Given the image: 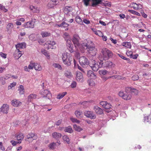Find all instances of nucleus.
I'll return each instance as SVG.
<instances>
[{"label": "nucleus", "instance_id": "nucleus-1", "mask_svg": "<svg viewBox=\"0 0 151 151\" xmlns=\"http://www.w3.org/2000/svg\"><path fill=\"white\" fill-rule=\"evenodd\" d=\"M80 39L77 34L73 35L72 40L75 47L78 50V48L82 52H84L85 50L87 49L88 52L91 55L95 56L96 53L97 49L93 46V43L91 41L87 42V40H85L80 43Z\"/></svg>", "mask_w": 151, "mask_h": 151}, {"label": "nucleus", "instance_id": "nucleus-2", "mask_svg": "<svg viewBox=\"0 0 151 151\" xmlns=\"http://www.w3.org/2000/svg\"><path fill=\"white\" fill-rule=\"evenodd\" d=\"M62 59L63 63L67 66H70L71 63L72 58L71 55L66 52H64L62 54Z\"/></svg>", "mask_w": 151, "mask_h": 151}, {"label": "nucleus", "instance_id": "nucleus-3", "mask_svg": "<svg viewBox=\"0 0 151 151\" xmlns=\"http://www.w3.org/2000/svg\"><path fill=\"white\" fill-rule=\"evenodd\" d=\"M99 63V65L98 63H96L94 60H92L90 63L89 66L94 71H96L99 68L102 67L103 62L101 60Z\"/></svg>", "mask_w": 151, "mask_h": 151}, {"label": "nucleus", "instance_id": "nucleus-4", "mask_svg": "<svg viewBox=\"0 0 151 151\" xmlns=\"http://www.w3.org/2000/svg\"><path fill=\"white\" fill-rule=\"evenodd\" d=\"M102 54L101 55L103 59L106 60L109 59L112 56V53L111 51L106 48L103 49L101 50Z\"/></svg>", "mask_w": 151, "mask_h": 151}, {"label": "nucleus", "instance_id": "nucleus-5", "mask_svg": "<svg viewBox=\"0 0 151 151\" xmlns=\"http://www.w3.org/2000/svg\"><path fill=\"white\" fill-rule=\"evenodd\" d=\"M84 5L87 6L90 5V2H92L91 6L96 7L99 4H101L102 0H83Z\"/></svg>", "mask_w": 151, "mask_h": 151}, {"label": "nucleus", "instance_id": "nucleus-6", "mask_svg": "<svg viewBox=\"0 0 151 151\" xmlns=\"http://www.w3.org/2000/svg\"><path fill=\"white\" fill-rule=\"evenodd\" d=\"M119 95L125 100L130 99L132 96L129 91H126V88L124 92L120 91L119 93Z\"/></svg>", "mask_w": 151, "mask_h": 151}, {"label": "nucleus", "instance_id": "nucleus-7", "mask_svg": "<svg viewBox=\"0 0 151 151\" xmlns=\"http://www.w3.org/2000/svg\"><path fill=\"white\" fill-rule=\"evenodd\" d=\"M79 62L83 68H85L86 65L90 64L88 59L84 56H82L79 59Z\"/></svg>", "mask_w": 151, "mask_h": 151}, {"label": "nucleus", "instance_id": "nucleus-8", "mask_svg": "<svg viewBox=\"0 0 151 151\" xmlns=\"http://www.w3.org/2000/svg\"><path fill=\"white\" fill-rule=\"evenodd\" d=\"M40 94L43 97H47L50 99L51 97V94L50 92L47 90H42L40 91Z\"/></svg>", "mask_w": 151, "mask_h": 151}, {"label": "nucleus", "instance_id": "nucleus-9", "mask_svg": "<svg viewBox=\"0 0 151 151\" xmlns=\"http://www.w3.org/2000/svg\"><path fill=\"white\" fill-rule=\"evenodd\" d=\"M115 65L113 63L109 61L103 62L102 67L109 68H113L114 67Z\"/></svg>", "mask_w": 151, "mask_h": 151}, {"label": "nucleus", "instance_id": "nucleus-10", "mask_svg": "<svg viewBox=\"0 0 151 151\" xmlns=\"http://www.w3.org/2000/svg\"><path fill=\"white\" fill-rule=\"evenodd\" d=\"M84 115L92 119H95L96 117V115L92 111H86L84 112Z\"/></svg>", "mask_w": 151, "mask_h": 151}, {"label": "nucleus", "instance_id": "nucleus-11", "mask_svg": "<svg viewBox=\"0 0 151 151\" xmlns=\"http://www.w3.org/2000/svg\"><path fill=\"white\" fill-rule=\"evenodd\" d=\"M66 46L68 49L69 51L72 53L74 51L73 45L71 41L69 40H66Z\"/></svg>", "mask_w": 151, "mask_h": 151}, {"label": "nucleus", "instance_id": "nucleus-12", "mask_svg": "<svg viewBox=\"0 0 151 151\" xmlns=\"http://www.w3.org/2000/svg\"><path fill=\"white\" fill-rule=\"evenodd\" d=\"M73 8L71 6H66L65 7L64 10L65 14H66L65 16V19H66L67 17H68V16H70V14Z\"/></svg>", "mask_w": 151, "mask_h": 151}, {"label": "nucleus", "instance_id": "nucleus-13", "mask_svg": "<svg viewBox=\"0 0 151 151\" xmlns=\"http://www.w3.org/2000/svg\"><path fill=\"white\" fill-rule=\"evenodd\" d=\"M9 106L6 104H3L0 108V111L4 114H7L9 110Z\"/></svg>", "mask_w": 151, "mask_h": 151}, {"label": "nucleus", "instance_id": "nucleus-14", "mask_svg": "<svg viewBox=\"0 0 151 151\" xmlns=\"http://www.w3.org/2000/svg\"><path fill=\"white\" fill-rule=\"evenodd\" d=\"M60 144V141L58 140L56 142H53L50 143L49 145V147L50 149L54 150L56 147L59 146Z\"/></svg>", "mask_w": 151, "mask_h": 151}, {"label": "nucleus", "instance_id": "nucleus-15", "mask_svg": "<svg viewBox=\"0 0 151 151\" xmlns=\"http://www.w3.org/2000/svg\"><path fill=\"white\" fill-rule=\"evenodd\" d=\"M26 44L24 42L19 43L17 44L16 45V51H17L18 52H21V51L19 50V49L25 48L26 47Z\"/></svg>", "mask_w": 151, "mask_h": 151}, {"label": "nucleus", "instance_id": "nucleus-16", "mask_svg": "<svg viewBox=\"0 0 151 151\" xmlns=\"http://www.w3.org/2000/svg\"><path fill=\"white\" fill-rule=\"evenodd\" d=\"M126 91H129L130 94L131 93L133 95H137L138 93V90L133 88L129 87H126Z\"/></svg>", "mask_w": 151, "mask_h": 151}, {"label": "nucleus", "instance_id": "nucleus-17", "mask_svg": "<svg viewBox=\"0 0 151 151\" xmlns=\"http://www.w3.org/2000/svg\"><path fill=\"white\" fill-rule=\"evenodd\" d=\"M93 109L96 113L98 114H101L103 113V110L97 106H94Z\"/></svg>", "mask_w": 151, "mask_h": 151}, {"label": "nucleus", "instance_id": "nucleus-18", "mask_svg": "<svg viewBox=\"0 0 151 151\" xmlns=\"http://www.w3.org/2000/svg\"><path fill=\"white\" fill-rule=\"evenodd\" d=\"M23 25L24 27L26 28H33L34 27V23L32 21L28 22Z\"/></svg>", "mask_w": 151, "mask_h": 151}, {"label": "nucleus", "instance_id": "nucleus-19", "mask_svg": "<svg viewBox=\"0 0 151 151\" xmlns=\"http://www.w3.org/2000/svg\"><path fill=\"white\" fill-rule=\"evenodd\" d=\"M12 104L14 107H17L22 104V102L18 100L14 99L11 101Z\"/></svg>", "mask_w": 151, "mask_h": 151}, {"label": "nucleus", "instance_id": "nucleus-20", "mask_svg": "<svg viewBox=\"0 0 151 151\" xmlns=\"http://www.w3.org/2000/svg\"><path fill=\"white\" fill-rule=\"evenodd\" d=\"M83 78V76L82 73L79 71H77L76 77V79L77 81L82 82Z\"/></svg>", "mask_w": 151, "mask_h": 151}, {"label": "nucleus", "instance_id": "nucleus-21", "mask_svg": "<svg viewBox=\"0 0 151 151\" xmlns=\"http://www.w3.org/2000/svg\"><path fill=\"white\" fill-rule=\"evenodd\" d=\"M113 71L114 70H112L111 71V72H109L106 70H99V73L101 75H106L107 74H109L110 73V74L114 73L113 72Z\"/></svg>", "mask_w": 151, "mask_h": 151}, {"label": "nucleus", "instance_id": "nucleus-22", "mask_svg": "<svg viewBox=\"0 0 151 151\" xmlns=\"http://www.w3.org/2000/svg\"><path fill=\"white\" fill-rule=\"evenodd\" d=\"M143 122L145 123L151 122V112L148 116H145L144 117Z\"/></svg>", "mask_w": 151, "mask_h": 151}, {"label": "nucleus", "instance_id": "nucleus-23", "mask_svg": "<svg viewBox=\"0 0 151 151\" xmlns=\"http://www.w3.org/2000/svg\"><path fill=\"white\" fill-rule=\"evenodd\" d=\"M52 136L53 138L56 139H58L61 137L62 135L60 133L54 132L52 134Z\"/></svg>", "mask_w": 151, "mask_h": 151}, {"label": "nucleus", "instance_id": "nucleus-24", "mask_svg": "<svg viewBox=\"0 0 151 151\" xmlns=\"http://www.w3.org/2000/svg\"><path fill=\"white\" fill-rule=\"evenodd\" d=\"M34 68L37 71H40L42 69V68L40 65L37 63H34Z\"/></svg>", "mask_w": 151, "mask_h": 151}, {"label": "nucleus", "instance_id": "nucleus-25", "mask_svg": "<svg viewBox=\"0 0 151 151\" xmlns=\"http://www.w3.org/2000/svg\"><path fill=\"white\" fill-rule=\"evenodd\" d=\"M47 44L49 45V46L51 49H54L55 47L54 46L55 45V42L54 41H49L47 42Z\"/></svg>", "mask_w": 151, "mask_h": 151}, {"label": "nucleus", "instance_id": "nucleus-26", "mask_svg": "<svg viewBox=\"0 0 151 151\" xmlns=\"http://www.w3.org/2000/svg\"><path fill=\"white\" fill-rule=\"evenodd\" d=\"M67 93L66 92L59 93L57 95L56 98L57 99H60L62 98Z\"/></svg>", "mask_w": 151, "mask_h": 151}, {"label": "nucleus", "instance_id": "nucleus-27", "mask_svg": "<svg viewBox=\"0 0 151 151\" xmlns=\"http://www.w3.org/2000/svg\"><path fill=\"white\" fill-rule=\"evenodd\" d=\"M64 131L66 132L71 133L73 132V130L70 126L65 127L64 129Z\"/></svg>", "mask_w": 151, "mask_h": 151}, {"label": "nucleus", "instance_id": "nucleus-28", "mask_svg": "<svg viewBox=\"0 0 151 151\" xmlns=\"http://www.w3.org/2000/svg\"><path fill=\"white\" fill-rule=\"evenodd\" d=\"M14 25L12 23H9L7 25L6 29L7 31L11 32L13 28V27Z\"/></svg>", "mask_w": 151, "mask_h": 151}, {"label": "nucleus", "instance_id": "nucleus-29", "mask_svg": "<svg viewBox=\"0 0 151 151\" xmlns=\"http://www.w3.org/2000/svg\"><path fill=\"white\" fill-rule=\"evenodd\" d=\"M122 45L123 46L127 48H130L131 47V43L129 42H123L122 43Z\"/></svg>", "mask_w": 151, "mask_h": 151}, {"label": "nucleus", "instance_id": "nucleus-30", "mask_svg": "<svg viewBox=\"0 0 151 151\" xmlns=\"http://www.w3.org/2000/svg\"><path fill=\"white\" fill-rule=\"evenodd\" d=\"M87 75L89 77H96V75L91 70H90L88 71Z\"/></svg>", "mask_w": 151, "mask_h": 151}, {"label": "nucleus", "instance_id": "nucleus-31", "mask_svg": "<svg viewBox=\"0 0 151 151\" xmlns=\"http://www.w3.org/2000/svg\"><path fill=\"white\" fill-rule=\"evenodd\" d=\"M73 128L75 130L79 132L83 130V129L80 127L76 124H74Z\"/></svg>", "mask_w": 151, "mask_h": 151}, {"label": "nucleus", "instance_id": "nucleus-32", "mask_svg": "<svg viewBox=\"0 0 151 151\" xmlns=\"http://www.w3.org/2000/svg\"><path fill=\"white\" fill-rule=\"evenodd\" d=\"M16 137L17 139L19 141H21L24 137V136L22 134H19L18 135H17Z\"/></svg>", "mask_w": 151, "mask_h": 151}, {"label": "nucleus", "instance_id": "nucleus-33", "mask_svg": "<svg viewBox=\"0 0 151 151\" xmlns=\"http://www.w3.org/2000/svg\"><path fill=\"white\" fill-rule=\"evenodd\" d=\"M63 139L65 143L69 144L70 143L69 139L67 135H64L63 137Z\"/></svg>", "mask_w": 151, "mask_h": 151}, {"label": "nucleus", "instance_id": "nucleus-34", "mask_svg": "<svg viewBox=\"0 0 151 151\" xmlns=\"http://www.w3.org/2000/svg\"><path fill=\"white\" fill-rule=\"evenodd\" d=\"M76 21L77 23L80 24H83V22L80 17L78 15L76 17Z\"/></svg>", "mask_w": 151, "mask_h": 151}, {"label": "nucleus", "instance_id": "nucleus-35", "mask_svg": "<svg viewBox=\"0 0 151 151\" xmlns=\"http://www.w3.org/2000/svg\"><path fill=\"white\" fill-rule=\"evenodd\" d=\"M41 35L43 37H44L50 36V34L47 32H41Z\"/></svg>", "mask_w": 151, "mask_h": 151}, {"label": "nucleus", "instance_id": "nucleus-36", "mask_svg": "<svg viewBox=\"0 0 151 151\" xmlns=\"http://www.w3.org/2000/svg\"><path fill=\"white\" fill-rule=\"evenodd\" d=\"M58 26L62 27H67L68 26V24L63 22L61 24H58Z\"/></svg>", "mask_w": 151, "mask_h": 151}, {"label": "nucleus", "instance_id": "nucleus-37", "mask_svg": "<svg viewBox=\"0 0 151 151\" xmlns=\"http://www.w3.org/2000/svg\"><path fill=\"white\" fill-rule=\"evenodd\" d=\"M41 52L47 58H50V55L47 50L43 49L42 50Z\"/></svg>", "mask_w": 151, "mask_h": 151}, {"label": "nucleus", "instance_id": "nucleus-38", "mask_svg": "<svg viewBox=\"0 0 151 151\" xmlns=\"http://www.w3.org/2000/svg\"><path fill=\"white\" fill-rule=\"evenodd\" d=\"M36 95L35 94H32L29 95L28 97V99L29 101H30L31 99H35L36 98Z\"/></svg>", "mask_w": 151, "mask_h": 151}, {"label": "nucleus", "instance_id": "nucleus-39", "mask_svg": "<svg viewBox=\"0 0 151 151\" xmlns=\"http://www.w3.org/2000/svg\"><path fill=\"white\" fill-rule=\"evenodd\" d=\"M18 90L19 91V93L20 94H22L24 93V88L22 85H20L19 88Z\"/></svg>", "mask_w": 151, "mask_h": 151}, {"label": "nucleus", "instance_id": "nucleus-40", "mask_svg": "<svg viewBox=\"0 0 151 151\" xmlns=\"http://www.w3.org/2000/svg\"><path fill=\"white\" fill-rule=\"evenodd\" d=\"M0 9L4 12H6L8 11V10L6 9L5 6L1 4H0Z\"/></svg>", "mask_w": 151, "mask_h": 151}, {"label": "nucleus", "instance_id": "nucleus-41", "mask_svg": "<svg viewBox=\"0 0 151 151\" xmlns=\"http://www.w3.org/2000/svg\"><path fill=\"white\" fill-rule=\"evenodd\" d=\"M65 76L68 78H70L72 77L71 72L69 71H66L65 73Z\"/></svg>", "mask_w": 151, "mask_h": 151}, {"label": "nucleus", "instance_id": "nucleus-42", "mask_svg": "<svg viewBox=\"0 0 151 151\" xmlns=\"http://www.w3.org/2000/svg\"><path fill=\"white\" fill-rule=\"evenodd\" d=\"M121 76H117V75H115V76H110L108 78L106 77V78L105 80L109 78H117V79H121Z\"/></svg>", "mask_w": 151, "mask_h": 151}, {"label": "nucleus", "instance_id": "nucleus-43", "mask_svg": "<svg viewBox=\"0 0 151 151\" xmlns=\"http://www.w3.org/2000/svg\"><path fill=\"white\" fill-rule=\"evenodd\" d=\"M77 68L78 69L81 71L82 72L84 73H86L87 70L86 69L82 68L81 66H80L78 65H77Z\"/></svg>", "mask_w": 151, "mask_h": 151}, {"label": "nucleus", "instance_id": "nucleus-44", "mask_svg": "<svg viewBox=\"0 0 151 151\" xmlns=\"http://www.w3.org/2000/svg\"><path fill=\"white\" fill-rule=\"evenodd\" d=\"M75 114L76 117L78 118L81 117V112L80 111H76L75 112Z\"/></svg>", "mask_w": 151, "mask_h": 151}, {"label": "nucleus", "instance_id": "nucleus-45", "mask_svg": "<svg viewBox=\"0 0 151 151\" xmlns=\"http://www.w3.org/2000/svg\"><path fill=\"white\" fill-rule=\"evenodd\" d=\"M95 34L100 37H102L103 35V33L100 31L98 30L95 31Z\"/></svg>", "mask_w": 151, "mask_h": 151}, {"label": "nucleus", "instance_id": "nucleus-46", "mask_svg": "<svg viewBox=\"0 0 151 151\" xmlns=\"http://www.w3.org/2000/svg\"><path fill=\"white\" fill-rule=\"evenodd\" d=\"M53 66L55 68H57L61 70L62 69L61 66L58 64L54 63L53 64Z\"/></svg>", "mask_w": 151, "mask_h": 151}, {"label": "nucleus", "instance_id": "nucleus-47", "mask_svg": "<svg viewBox=\"0 0 151 151\" xmlns=\"http://www.w3.org/2000/svg\"><path fill=\"white\" fill-rule=\"evenodd\" d=\"M88 83L89 86H93L95 85V83L93 81L92 79H90L88 81Z\"/></svg>", "mask_w": 151, "mask_h": 151}, {"label": "nucleus", "instance_id": "nucleus-48", "mask_svg": "<svg viewBox=\"0 0 151 151\" xmlns=\"http://www.w3.org/2000/svg\"><path fill=\"white\" fill-rule=\"evenodd\" d=\"M132 7L133 9L136 10H138V4L133 3L132 4Z\"/></svg>", "mask_w": 151, "mask_h": 151}, {"label": "nucleus", "instance_id": "nucleus-49", "mask_svg": "<svg viewBox=\"0 0 151 151\" xmlns=\"http://www.w3.org/2000/svg\"><path fill=\"white\" fill-rule=\"evenodd\" d=\"M55 5L56 4H53V3L51 1H50V2L48 3L47 6L49 8H52L53 7L54 5Z\"/></svg>", "mask_w": 151, "mask_h": 151}, {"label": "nucleus", "instance_id": "nucleus-50", "mask_svg": "<svg viewBox=\"0 0 151 151\" xmlns=\"http://www.w3.org/2000/svg\"><path fill=\"white\" fill-rule=\"evenodd\" d=\"M104 108L106 109H109L111 108V105L110 104L108 103L106 106H103Z\"/></svg>", "mask_w": 151, "mask_h": 151}, {"label": "nucleus", "instance_id": "nucleus-51", "mask_svg": "<svg viewBox=\"0 0 151 151\" xmlns=\"http://www.w3.org/2000/svg\"><path fill=\"white\" fill-rule=\"evenodd\" d=\"M11 143L12 144V145H13V146H15V145H16L18 143H21V141H19L18 142H16V141H13V140H12L11 141Z\"/></svg>", "mask_w": 151, "mask_h": 151}, {"label": "nucleus", "instance_id": "nucleus-52", "mask_svg": "<svg viewBox=\"0 0 151 151\" xmlns=\"http://www.w3.org/2000/svg\"><path fill=\"white\" fill-rule=\"evenodd\" d=\"M28 67L30 70L33 69V68H34V63L31 62L30 64L28 65Z\"/></svg>", "mask_w": 151, "mask_h": 151}, {"label": "nucleus", "instance_id": "nucleus-53", "mask_svg": "<svg viewBox=\"0 0 151 151\" xmlns=\"http://www.w3.org/2000/svg\"><path fill=\"white\" fill-rule=\"evenodd\" d=\"M35 134L33 133H29L27 135V139H30V138H32L33 137H34Z\"/></svg>", "mask_w": 151, "mask_h": 151}, {"label": "nucleus", "instance_id": "nucleus-54", "mask_svg": "<svg viewBox=\"0 0 151 151\" xmlns=\"http://www.w3.org/2000/svg\"><path fill=\"white\" fill-rule=\"evenodd\" d=\"M32 12L34 13H38L40 12L39 8L35 7V9L33 10Z\"/></svg>", "mask_w": 151, "mask_h": 151}, {"label": "nucleus", "instance_id": "nucleus-55", "mask_svg": "<svg viewBox=\"0 0 151 151\" xmlns=\"http://www.w3.org/2000/svg\"><path fill=\"white\" fill-rule=\"evenodd\" d=\"M70 119L73 122H76L77 123H80V121L79 120H78L75 118H71Z\"/></svg>", "mask_w": 151, "mask_h": 151}, {"label": "nucleus", "instance_id": "nucleus-56", "mask_svg": "<svg viewBox=\"0 0 151 151\" xmlns=\"http://www.w3.org/2000/svg\"><path fill=\"white\" fill-rule=\"evenodd\" d=\"M118 55L122 59H123L124 60H126L127 61H128L129 59L128 58H126L123 55L118 54Z\"/></svg>", "mask_w": 151, "mask_h": 151}, {"label": "nucleus", "instance_id": "nucleus-57", "mask_svg": "<svg viewBox=\"0 0 151 151\" xmlns=\"http://www.w3.org/2000/svg\"><path fill=\"white\" fill-rule=\"evenodd\" d=\"M16 85V83L15 82H13L10 84V85L9 86L8 88L9 89L12 88V87L15 86Z\"/></svg>", "mask_w": 151, "mask_h": 151}, {"label": "nucleus", "instance_id": "nucleus-58", "mask_svg": "<svg viewBox=\"0 0 151 151\" xmlns=\"http://www.w3.org/2000/svg\"><path fill=\"white\" fill-rule=\"evenodd\" d=\"M138 56V55L137 54H136L135 55L131 54L130 55V57L134 59H136L137 58Z\"/></svg>", "mask_w": 151, "mask_h": 151}, {"label": "nucleus", "instance_id": "nucleus-59", "mask_svg": "<svg viewBox=\"0 0 151 151\" xmlns=\"http://www.w3.org/2000/svg\"><path fill=\"white\" fill-rule=\"evenodd\" d=\"M76 83L75 81H73L72 82L70 86L71 88H74L76 86Z\"/></svg>", "mask_w": 151, "mask_h": 151}, {"label": "nucleus", "instance_id": "nucleus-60", "mask_svg": "<svg viewBox=\"0 0 151 151\" xmlns=\"http://www.w3.org/2000/svg\"><path fill=\"white\" fill-rule=\"evenodd\" d=\"M139 79V77L137 75H135L132 76V79L133 81L137 80Z\"/></svg>", "mask_w": 151, "mask_h": 151}, {"label": "nucleus", "instance_id": "nucleus-61", "mask_svg": "<svg viewBox=\"0 0 151 151\" xmlns=\"http://www.w3.org/2000/svg\"><path fill=\"white\" fill-rule=\"evenodd\" d=\"M0 56L4 58H6V54L2 52L0 53Z\"/></svg>", "mask_w": 151, "mask_h": 151}, {"label": "nucleus", "instance_id": "nucleus-62", "mask_svg": "<svg viewBox=\"0 0 151 151\" xmlns=\"http://www.w3.org/2000/svg\"><path fill=\"white\" fill-rule=\"evenodd\" d=\"M108 102L107 101H101L100 102V105L102 106H106V104H108Z\"/></svg>", "mask_w": 151, "mask_h": 151}, {"label": "nucleus", "instance_id": "nucleus-63", "mask_svg": "<svg viewBox=\"0 0 151 151\" xmlns=\"http://www.w3.org/2000/svg\"><path fill=\"white\" fill-rule=\"evenodd\" d=\"M67 18V17L66 18V19L65 18V21L68 22H69L70 23H71L73 22V19H69V20H68V19Z\"/></svg>", "mask_w": 151, "mask_h": 151}, {"label": "nucleus", "instance_id": "nucleus-64", "mask_svg": "<svg viewBox=\"0 0 151 151\" xmlns=\"http://www.w3.org/2000/svg\"><path fill=\"white\" fill-rule=\"evenodd\" d=\"M141 14L142 16L144 18H146L147 17V15L145 14L143 11H142L141 12Z\"/></svg>", "mask_w": 151, "mask_h": 151}]
</instances>
